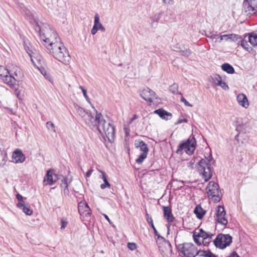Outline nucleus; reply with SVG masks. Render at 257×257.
Masks as SVG:
<instances>
[{
	"label": "nucleus",
	"instance_id": "nucleus-1",
	"mask_svg": "<svg viewBox=\"0 0 257 257\" xmlns=\"http://www.w3.org/2000/svg\"><path fill=\"white\" fill-rule=\"evenodd\" d=\"M74 108L78 114L83 118L87 124L93 131L98 132L102 137H106L109 142H112L114 137V127L109 122L106 123L101 113L92 107L96 112L95 117L77 104H74Z\"/></svg>",
	"mask_w": 257,
	"mask_h": 257
},
{
	"label": "nucleus",
	"instance_id": "nucleus-2",
	"mask_svg": "<svg viewBox=\"0 0 257 257\" xmlns=\"http://www.w3.org/2000/svg\"><path fill=\"white\" fill-rule=\"evenodd\" d=\"M35 30L39 32L41 38L43 41L42 43L49 52L52 50L53 44H56L60 40L57 33L51 29L47 24H43L40 26L37 23Z\"/></svg>",
	"mask_w": 257,
	"mask_h": 257
},
{
	"label": "nucleus",
	"instance_id": "nucleus-3",
	"mask_svg": "<svg viewBox=\"0 0 257 257\" xmlns=\"http://www.w3.org/2000/svg\"><path fill=\"white\" fill-rule=\"evenodd\" d=\"M53 45H54L50 53L59 61L65 65L68 64L71 57L63 44L59 40L56 44Z\"/></svg>",
	"mask_w": 257,
	"mask_h": 257
},
{
	"label": "nucleus",
	"instance_id": "nucleus-4",
	"mask_svg": "<svg viewBox=\"0 0 257 257\" xmlns=\"http://www.w3.org/2000/svg\"><path fill=\"white\" fill-rule=\"evenodd\" d=\"M179 254L183 257H195L199 256V250L192 243H184L177 246Z\"/></svg>",
	"mask_w": 257,
	"mask_h": 257
},
{
	"label": "nucleus",
	"instance_id": "nucleus-5",
	"mask_svg": "<svg viewBox=\"0 0 257 257\" xmlns=\"http://www.w3.org/2000/svg\"><path fill=\"white\" fill-rule=\"evenodd\" d=\"M156 242L159 251L163 257H171L172 253V245L170 242L164 237L159 235L156 238Z\"/></svg>",
	"mask_w": 257,
	"mask_h": 257
},
{
	"label": "nucleus",
	"instance_id": "nucleus-6",
	"mask_svg": "<svg viewBox=\"0 0 257 257\" xmlns=\"http://www.w3.org/2000/svg\"><path fill=\"white\" fill-rule=\"evenodd\" d=\"M196 140L194 137H190L186 141H183L178 146L176 151L178 154H182L184 150L188 155H191L194 153L196 148Z\"/></svg>",
	"mask_w": 257,
	"mask_h": 257
},
{
	"label": "nucleus",
	"instance_id": "nucleus-7",
	"mask_svg": "<svg viewBox=\"0 0 257 257\" xmlns=\"http://www.w3.org/2000/svg\"><path fill=\"white\" fill-rule=\"evenodd\" d=\"M206 193L209 197H210L215 202L220 201V190L217 183L214 181H210L208 184L206 188Z\"/></svg>",
	"mask_w": 257,
	"mask_h": 257
},
{
	"label": "nucleus",
	"instance_id": "nucleus-8",
	"mask_svg": "<svg viewBox=\"0 0 257 257\" xmlns=\"http://www.w3.org/2000/svg\"><path fill=\"white\" fill-rule=\"evenodd\" d=\"M232 241V237L229 234H218L213 240L214 245L220 249H224L230 245Z\"/></svg>",
	"mask_w": 257,
	"mask_h": 257
},
{
	"label": "nucleus",
	"instance_id": "nucleus-9",
	"mask_svg": "<svg viewBox=\"0 0 257 257\" xmlns=\"http://www.w3.org/2000/svg\"><path fill=\"white\" fill-rule=\"evenodd\" d=\"M197 169L199 172L202 174L205 181H207L211 178L212 172L210 164L207 163L206 160L201 159L198 163Z\"/></svg>",
	"mask_w": 257,
	"mask_h": 257
},
{
	"label": "nucleus",
	"instance_id": "nucleus-10",
	"mask_svg": "<svg viewBox=\"0 0 257 257\" xmlns=\"http://www.w3.org/2000/svg\"><path fill=\"white\" fill-rule=\"evenodd\" d=\"M0 79L10 87H14L16 84V79L9 75V70L3 66H0Z\"/></svg>",
	"mask_w": 257,
	"mask_h": 257
},
{
	"label": "nucleus",
	"instance_id": "nucleus-11",
	"mask_svg": "<svg viewBox=\"0 0 257 257\" xmlns=\"http://www.w3.org/2000/svg\"><path fill=\"white\" fill-rule=\"evenodd\" d=\"M226 212L222 206H218L216 210V220L223 225L226 226L228 223V220L226 218Z\"/></svg>",
	"mask_w": 257,
	"mask_h": 257
},
{
	"label": "nucleus",
	"instance_id": "nucleus-12",
	"mask_svg": "<svg viewBox=\"0 0 257 257\" xmlns=\"http://www.w3.org/2000/svg\"><path fill=\"white\" fill-rule=\"evenodd\" d=\"M9 75H12L16 80L14 86L10 87L17 89V87L19 85L18 82L23 77L21 69L17 66H14L12 69L9 70Z\"/></svg>",
	"mask_w": 257,
	"mask_h": 257
},
{
	"label": "nucleus",
	"instance_id": "nucleus-13",
	"mask_svg": "<svg viewBox=\"0 0 257 257\" xmlns=\"http://www.w3.org/2000/svg\"><path fill=\"white\" fill-rule=\"evenodd\" d=\"M140 95L144 100L150 103L152 102L153 99L156 98L155 92L149 88L144 89L141 92Z\"/></svg>",
	"mask_w": 257,
	"mask_h": 257
},
{
	"label": "nucleus",
	"instance_id": "nucleus-14",
	"mask_svg": "<svg viewBox=\"0 0 257 257\" xmlns=\"http://www.w3.org/2000/svg\"><path fill=\"white\" fill-rule=\"evenodd\" d=\"M78 209L81 215H89L90 214V209L86 202L81 201L78 203Z\"/></svg>",
	"mask_w": 257,
	"mask_h": 257
},
{
	"label": "nucleus",
	"instance_id": "nucleus-15",
	"mask_svg": "<svg viewBox=\"0 0 257 257\" xmlns=\"http://www.w3.org/2000/svg\"><path fill=\"white\" fill-rule=\"evenodd\" d=\"M12 158L15 163H22L25 160V156L19 149L16 150L13 153Z\"/></svg>",
	"mask_w": 257,
	"mask_h": 257
},
{
	"label": "nucleus",
	"instance_id": "nucleus-16",
	"mask_svg": "<svg viewBox=\"0 0 257 257\" xmlns=\"http://www.w3.org/2000/svg\"><path fill=\"white\" fill-rule=\"evenodd\" d=\"M57 179V176L56 174H53L52 171L48 170L44 178V181L46 182V184L52 185Z\"/></svg>",
	"mask_w": 257,
	"mask_h": 257
},
{
	"label": "nucleus",
	"instance_id": "nucleus-17",
	"mask_svg": "<svg viewBox=\"0 0 257 257\" xmlns=\"http://www.w3.org/2000/svg\"><path fill=\"white\" fill-rule=\"evenodd\" d=\"M198 236L201 237L202 238V241L204 243V245L208 243L210 241H211V239L212 236L213 235V234L204 231L202 229H199V232L197 234Z\"/></svg>",
	"mask_w": 257,
	"mask_h": 257
},
{
	"label": "nucleus",
	"instance_id": "nucleus-18",
	"mask_svg": "<svg viewBox=\"0 0 257 257\" xmlns=\"http://www.w3.org/2000/svg\"><path fill=\"white\" fill-rule=\"evenodd\" d=\"M163 209L164 217L166 219L168 223H172L175 220L173 213L172 212V209L170 207L168 206H162Z\"/></svg>",
	"mask_w": 257,
	"mask_h": 257
},
{
	"label": "nucleus",
	"instance_id": "nucleus-19",
	"mask_svg": "<svg viewBox=\"0 0 257 257\" xmlns=\"http://www.w3.org/2000/svg\"><path fill=\"white\" fill-rule=\"evenodd\" d=\"M172 50L174 51L180 53L182 56L186 57H188L192 54V51L190 49L188 48L183 50L179 44L173 46Z\"/></svg>",
	"mask_w": 257,
	"mask_h": 257
},
{
	"label": "nucleus",
	"instance_id": "nucleus-20",
	"mask_svg": "<svg viewBox=\"0 0 257 257\" xmlns=\"http://www.w3.org/2000/svg\"><path fill=\"white\" fill-rule=\"evenodd\" d=\"M154 113L157 114L161 118L165 120L171 119L172 116L171 113L167 112L163 108H160L154 111Z\"/></svg>",
	"mask_w": 257,
	"mask_h": 257
},
{
	"label": "nucleus",
	"instance_id": "nucleus-21",
	"mask_svg": "<svg viewBox=\"0 0 257 257\" xmlns=\"http://www.w3.org/2000/svg\"><path fill=\"white\" fill-rule=\"evenodd\" d=\"M236 99L239 104L242 106V107L244 108H247L248 106L249 103L248 102L247 98L246 95H244V94H239L237 95Z\"/></svg>",
	"mask_w": 257,
	"mask_h": 257
},
{
	"label": "nucleus",
	"instance_id": "nucleus-22",
	"mask_svg": "<svg viewBox=\"0 0 257 257\" xmlns=\"http://www.w3.org/2000/svg\"><path fill=\"white\" fill-rule=\"evenodd\" d=\"M21 11L22 13L25 16V17L30 20V22H32V21H34V22L36 23V25L38 22H36L34 16L32 12H31L29 10L27 9L26 8H21ZM37 26H36V27Z\"/></svg>",
	"mask_w": 257,
	"mask_h": 257
},
{
	"label": "nucleus",
	"instance_id": "nucleus-23",
	"mask_svg": "<svg viewBox=\"0 0 257 257\" xmlns=\"http://www.w3.org/2000/svg\"><path fill=\"white\" fill-rule=\"evenodd\" d=\"M243 6L245 12H248L249 14H256V9L253 7L251 4H250L248 0H244Z\"/></svg>",
	"mask_w": 257,
	"mask_h": 257
},
{
	"label": "nucleus",
	"instance_id": "nucleus-24",
	"mask_svg": "<svg viewBox=\"0 0 257 257\" xmlns=\"http://www.w3.org/2000/svg\"><path fill=\"white\" fill-rule=\"evenodd\" d=\"M17 207L22 209L23 211L28 215H31L33 213V211L30 209V206L28 204H25L22 202H19L17 204Z\"/></svg>",
	"mask_w": 257,
	"mask_h": 257
},
{
	"label": "nucleus",
	"instance_id": "nucleus-25",
	"mask_svg": "<svg viewBox=\"0 0 257 257\" xmlns=\"http://www.w3.org/2000/svg\"><path fill=\"white\" fill-rule=\"evenodd\" d=\"M94 25L96 26L98 30H100L102 32L105 31V28L100 23L99 17L97 13L95 14L94 16Z\"/></svg>",
	"mask_w": 257,
	"mask_h": 257
},
{
	"label": "nucleus",
	"instance_id": "nucleus-26",
	"mask_svg": "<svg viewBox=\"0 0 257 257\" xmlns=\"http://www.w3.org/2000/svg\"><path fill=\"white\" fill-rule=\"evenodd\" d=\"M206 211L203 209L200 205H198L194 209V213L198 219H201L204 215Z\"/></svg>",
	"mask_w": 257,
	"mask_h": 257
},
{
	"label": "nucleus",
	"instance_id": "nucleus-27",
	"mask_svg": "<svg viewBox=\"0 0 257 257\" xmlns=\"http://www.w3.org/2000/svg\"><path fill=\"white\" fill-rule=\"evenodd\" d=\"M7 153L5 151L4 149H0V166L5 165L7 162Z\"/></svg>",
	"mask_w": 257,
	"mask_h": 257
},
{
	"label": "nucleus",
	"instance_id": "nucleus-28",
	"mask_svg": "<svg viewBox=\"0 0 257 257\" xmlns=\"http://www.w3.org/2000/svg\"><path fill=\"white\" fill-rule=\"evenodd\" d=\"M221 69L222 70L229 74H233L234 72L233 67L228 63H224L222 64L221 66Z\"/></svg>",
	"mask_w": 257,
	"mask_h": 257
},
{
	"label": "nucleus",
	"instance_id": "nucleus-29",
	"mask_svg": "<svg viewBox=\"0 0 257 257\" xmlns=\"http://www.w3.org/2000/svg\"><path fill=\"white\" fill-rule=\"evenodd\" d=\"M240 46L245 50L249 53H253L254 51L250 47L247 42L244 39H242L240 41Z\"/></svg>",
	"mask_w": 257,
	"mask_h": 257
},
{
	"label": "nucleus",
	"instance_id": "nucleus-30",
	"mask_svg": "<svg viewBox=\"0 0 257 257\" xmlns=\"http://www.w3.org/2000/svg\"><path fill=\"white\" fill-rule=\"evenodd\" d=\"M199 256L202 257H217L216 255L213 254L210 250H199Z\"/></svg>",
	"mask_w": 257,
	"mask_h": 257
},
{
	"label": "nucleus",
	"instance_id": "nucleus-31",
	"mask_svg": "<svg viewBox=\"0 0 257 257\" xmlns=\"http://www.w3.org/2000/svg\"><path fill=\"white\" fill-rule=\"evenodd\" d=\"M205 35L207 37L214 41L215 43H217L219 36L217 34V32H209L206 33Z\"/></svg>",
	"mask_w": 257,
	"mask_h": 257
},
{
	"label": "nucleus",
	"instance_id": "nucleus-32",
	"mask_svg": "<svg viewBox=\"0 0 257 257\" xmlns=\"http://www.w3.org/2000/svg\"><path fill=\"white\" fill-rule=\"evenodd\" d=\"M101 173H102V179L104 181V183L101 184L100 185L101 189H104L106 187H109L110 186V185L107 180L105 173L103 171H101Z\"/></svg>",
	"mask_w": 257,
	"mask_h": 257
},
{
	"label": "nucleus",
	"instance_id": "nucleus-33",
	"mask_svg": "<svg viewBox=\"0 0 257 257\" xmlns=\"http://www.w3.org/2000/svg\"><path fill=\"white\" fill-rule=\"evenodd\" d=\"M248 41L253 46H257V35L255 34H250L248 36Z\"/></svg>",
	"mask_w": 257,
	"mask_h": 257
},
{
	"label": "nucleus",
	"instance_id": "nucleus-34",
	"mask_svg": "<svg viewBox=\"0 0 257 257\" xmlns=\"http://www.w3.org/2000/svg\"><path fill=\"white\" fill-rule=\"evenodd\" d=\"M211 79L212 80V82L217 86L219 85V84H220L221 82H222V79L221 77L218 74H215L212 76L211 77Z\"/></svg>",
	"mask_w": 257,
	"mask_h": 257
},
{
	"label": "nucleus",
	"instance_id": "nucleus-35",
	"mask_svg": "<svg viewBox=\"0 0 257 257\" xmlns=\"http://www.w3.org/2000/svg\"><path fill=\"white\" fill-rule=\"evenodd\" d=\"M178 86L177 84L174 83L170 87V91L173 94L178 93L182 95V93L178 91Z\"/></svg>",
	"mask_w": 257,
	"mask_h": 257
},
{
	"label": "nucleus",
	"instance_id": "nucleus-36",
	"mask_svg": "<svg viewBox=\"0 0 257 257\" xmlns=\"http://www.w3.org/2000/svg\"><path fill=\"white\" fill-rule=\"evenodd\" d=\"M147 154L142 153L136 159V163H137L139 164H141L144 161V160L147 158Z\"/></svg>",
	"mask_w": 257,
	"mask_h": 257
},
{
	"label": "nucleus",
	"instance_id": "nucleus-37",
	"mask_svg": "<svg viewBox=\"0 0 257 257\" xmlns=\"http://www.w3.org/2000/svg\"><path fill=\"white\" fill-rule=\"evenodd\" d=\"M140 150L142 152V153L148 154L149 152V148L147 146V145L144 142L142 144L141 146L139 148Z\"/></svg>",
	"mask_w": 257,
	"mask_h": 257
},
{
	"label": "nucleus",
	"instance_id": "nucleus-38",
	"mask_svg": "<svg viewBox=\"0 0 257 257\" xmlns=\"http://www.w3.org/2000/svg\"><path fill=\"white\" fill-rule=\"evenodd\" d=\"M61 181V182L60 183V187L62 188L65 187L66 185H68V184L70 182V181H69V182L68 183V178L64 176H62Z\"/></svg>",
	"mask_w": 257,
	"mask_h": 257
},
{
	"label": "nucleus",
	"instance_id": "nucleus-39",
	"mask_svg": "<svg viewBox=\"0 0 257 257\" xmlns=\"http://www.w3.org/2000/svg\"><path fill=\"white\" fill-rule=\"evenodd\" d=\"M227 35L228 36V38H229V40L233 41H236L238 39L240 38V37L239 35L234 34H227Z\"/></svg>",
	"mask_w": 257,
	"mask_h": 257
},
{
	"label": "nucleus",
	"instance_id": "nucleus-40",
	"mask_svg": "<svg viewBox=\"0 0 257 257\" xmlns=\"http://www.w3.org/2000/svg\"><path fill=\"white\" fill-rule=\"evenodd\" d=\"M149 221H150V222H148V223L151 225V227L153 229L155 235L157 237H158V236L160 235L159 234L158 231L157 230L156 227H155L154 223H153V220H151L150 219Z\"/></svg>",
	"mask_w": 257,
	"mask_h": 257
},
{
	"label": "nucleus",
	"instance_id": "nucleus-41",
	"mask_svg": "<svg viewBox=\"0 0 257 257\" xmlns=\"http://www.w3.org/2000/svg\"><path fill=\"white\" fill-rule=\"evenodd\" d=\"M42 74L43 76L47 79L49 81L52 82L53 81V79L51 75L46 72L44 70L43 71H41Z\"/></svg>",
	"mask_w": 257,
	"mask_h": 257
},
{
	"label": "nucleus",
	"instance_id": "nucleus-42",
	"mask_svg": "<svg viewBox=\"0 0 257 257\" xmlns=\"http://www.w3.org/2000/svg\"><path fill=\"white\" fill-rule=\"evenodd\" d=\"M46 126L48 130H51L53 131V132H56L55 130L54 124L51 121H48L46 123Z\"/></svg>",
	"mask_w": 257,
	"mask_h": 257
},
{
	"label": "nucleus",
	"instance_id": "nucleus-43",
	"mask_svg": "<svg viewBox=\"0 0 257 257\" xmlns=\"http://www.w3.org/2000/svg\"><path fill=\"white\" fill-rule=\"evenodd\" d=\"M80 89H81L84 97L86 98L87 101L90 103L88 96L87 95V91L82 86H79Z\"/></svg>",
	"mask_w": 257,
	"mask_h": 257
},
{
	"label": "nucleus",
	"instance_id": "nucleus-44",
	"mask_svg": "<svg viewBox=\"0 0 257 257\" xmlns=\"http://www.w3.org/2000/svg\"><path fill=\"white\" fill-rule=\"evenodd\" d=\"M127 247L131 250H134L137 248V245L134 242H128Z\"/></svg>",
	"mask_w": 257,
	"mask_h": 257
},
{
	"label": "nucleus",
	"instance_id": "nucleus-45",
	"mask_svg": "<svg viewBox=\"0 0 257 257\" xmlns=\"http://www.w3.org/2000/svg\"><path fill=\"white\" fill-rule=\"evenodd\" d=\"M161 15H162L161 13L156 14V15H154V17H152V21L154 22H158L159 21V20H160Z\"/></svg>",
	"mask_w": 257,
	"mask_h": 257
},
{
	"label": "nucleus",
	"instance_id": "nucleus-46",
	"mask_svg": "<svg viewBox=\"0 0 257 257\" xmlns=\"http://www.w3.org/2000/svg\"><path fill=\"white\" fill-rule=\"evenodd\" d=\"M181 96L182 97L180 99L181 101L184 102L186 106L192 107V105L186 100V99L183 96V95Z\"/></svg>",
	"mask_w": 257,
	"mask_h": 257
},
{
	"label": "nucleus",
	"instance_id": "nucleus-47",
	"mask_svg": "<svg viewBox=\"0 0 257 257\" xmlns=\"http://www.w3.org/2000/svg\"><path fill=\"white\" fill-rule=\"evenodd\" d=\"M199 237H200L198 236L197 234L194 233V234H193L194 240L198 245H200L201 244V241H202L199 240Z\"/></svg>",
	"mask_w": 257,
	"mask_h": 257
},
{
	"label": "nucleus",
	"instance_id": "nucleus-48",
	"mask_svg": "<svg viewBox=\"0 0 257 257\" xmlns=\"http://www.w3.org/2000/svg\"><path fill=\"white\" fill-rule=\"evenodd\" d=\"M61 226L60 227L61 229H64L66 227L67 225L68 224V221L63 219H62L61 220Z\"/></svg>",
	"mask_w": 257,
	"mask_h": 257
},
{
	"label": "nucleus",
	"instance_id": "nucleus-49",
	"mask_svg": "<svg viewBox=\"0 0 257 257\" xmlns=\"http://www.w3.org/2000/svg\"><path fill=\"white\" fill-rule=\"evenodd\" d=\"M219 86H220L224 90H227L229 89L228 85L224 82L222 81Z\"/></svg>",
	"mask_w": 257,
	"mask_h": 257
},
{
	"label": "nucleus",
	"instance_id": "nucleus-50",
	"mask_svg": "<svg viewBox=\"0 0 257 257\" xmlns=\"http://www.w3.org/2000/svg\"><path fill=\"white\" fill-rule=\"evenodd\" d=\"M144 143V142L143 141H140V140L136 141L135 143V146L136 148H139L140 147V146H141L142 144Z\"/></svg>",
	"mask_w": 257,
	"mask_h": 257
},
{
	"label": "nucleus",
	"instance_id": "nucleus-51",
	"mask_svg": "<svg viewBox=\"0 0 257 257\" xmlns=\"http://www.w3.org/2000/svg\"><path fill=\"white\" fill-rule=\"evenodd\" d=\"M16 198L19 201V202L24 203V202L23 201V197L21 194L18 193L16 195Z\"/></svg>",
	"mask_w": 257,
	"mask_h": 257
},
{
	"label": "nucleus",
	"instance_id": "nucleus-52",
	"mask_svg": "<svg viewBox=\"0 0 257 257\" xmlns=\"http://www.w3.org/2000/svg\"><path fill=\"white\" fill-rule=\"evenodd\" d=\"M63 193L64 195H68L69 193V191L68 189V185H66L65 187H63Z\"/></svg>",
	"mask_w": 257,
	"mask_h": 257
},
{
	"label": "nucleus",
	"instance_id": "nucleus-53",
	"mask_svg": "<svg viewBox=\"0 0 257 257\" xmlns=\"http://www.w3.org/2000/svg\"><path fill=\"white\" fill-rule=\"evenodd\" d=\"M188 119L186 118L184 119H180L176 122H175V124H179L183 122H187Z\"/></svg>",
	"mask_w": 257,
	"mask_h": 257
},
{
	"label": "nucleus",
	"instance_id": "nucleus-54",
	"mask_svg": "<svg viewBox=\"0 0 257 257\" xmlns=\"http://www.w3.org/2000/svg\"><path fill=\"white\" fill-rule=\"evenodd\" d=\"M97 31H98V30L97 29V28L96 27V26L93 25V28L91 30V34L92 35H95L97 33Z\"/></svg>",
	"mask_w": 257,
	"mask_h": 257
},
{
	"label": "nucleus",
	"instance_id": "nucleus-55",
	"mask_svg": "<svg viewBox=\"0 0 257 257\" xmlns=\"http://www.w3.org/2000/svg\"><path fill=\"white\" fill-rule=\"evenodd\" d=\"M93 171V170L92 169H90V170H89L86 173V177H89L91 176V174L92 173Z\"/></svg>",
	"mask_w": 257,
	"mask_h": 257
},
{
	"label": "nucleus",
	"instance_id": "nucleus-56",
	"mask_svg": "<svg viewBox=\"0 0 257 257\" xmlns=\"http://www.w3.org/2000/svg\"><path fill=\"white\" fill-rule=\"evenodd\" d=\"M250 4L254 7L255 8L257 9V0H253L252 2H250Z\"/></svg>",
	"mask_w": 257,
	"mask_h": 257
},
{
	"label": "nucleus",
	"instance_id": "nucleus-57",
	"mask_svg": "<svg viewBox=\"0 0 257 257\" xmlns=\"http://www.w3.org/2000/svg\"><path fill=\"white\" fill-rule=\"evenodd\" d=\"M194 162H193L192 161H190L188 163V165H187V166L191 169H192L193 168V166H194Z\"/></svg>",
	"mask_w": 257,
	"mask_h": 257
},
{
	"label": "nucleus",
	"instance_id": "nucleus-58",
	"mask_svg": "<svg viewBox=\"0 0 257 257\" xmlns=\"http://www.w3.org/2000/svg\"><path fill=\"white\" fill-rule=\"evenodd\" d=\"M138 118V116L137 114H134L133 118H132L130 119L129 123H131L134 120L137 119Z\"/></svg>",
	"mask_w": 257,
	"mask_h": 257
},
{
	"label": "nucleus",
	"instance_id": "nucleus-59",
	"mask_svg": "<svg viewBox=\"0 0 257 257\" xmlns=\"http://www.w3.org/2000/svg\"><path fill=\"white\" fill-rule=\"evenodd\" d=\"M223 37H228V36H227V34L220 36V37H219V39H218L217 42L220 43V42H221L224 39Z\"/></svg>",
	"mask_w": 257,
	"mask_h": 257
},
{
	"label": "nucleus",
	"instance_id": "nucleus-60",
	"mask_svg": "<svg viewBox=\"0 0 257 257\" xmlns=\"http://www.w3.org/2000/svg\"><path fill=\"white\" fill-rule=\"evenodd\" d=\"M228 257H239L237 253L234 251Z\"/></svg>",
	"mask_w": 257,
	"mask_h": 257
},
{
	"label": "nucleus",
	"instance_id": "nucleus-61",
	"mask_svg": "<svg viewBox=\"0 0 257 257\" xmlns=\"http://www.w3.org/2000/svg\"><path fill=\"white\" fill-rule=\"evenodd\" d=\"M146 220H147V221L148 222V223L150 222V221H149L150 219L151 220H153L152 217L149 215L148 213H146Z\"/></svg>",
	"mask_w": 257,
	"mask_h": 257
},
{
	"label": "nucleus",
	"instance_id": "nucleus-62",
	"mask_svg": "<svg viewBox=\"0 0 257 257\" xmlns=\"http://www.w3.org/2000/svg\"><path fill=\"white\" fill-rule=\"evenodd\" d=\"M31 61L33 63V64H34V65L35 66H36L38 68H39V66L36 65V62L34 61V59L31 56Z\"/></svg>",
	"mask_w": 257,
	"mask_h": 257
},
{
	"label": "nucleus",
	"instance_id": "nucleus-63",
	"mask_svg": "<svg viewBox=\"0 0 257 257\" xmlns=\"http://www.w3.org/2000/svg\"><path fill=\"white\" fill-rule=\"evenodd\" d=\"M103 216H104V218H105V219H106L108 221H109H109H110V219H109V218L108 216L107 215L105 214H103Z\"/></svg>",
	"mask_w": 257,
	"mask_h": 257
},
{
	"label": "nucleus",
	"instance_id": "nucleus-64",
	"mask_svg": "<svg viewBox=\"0 0 257 257\" xmlns=\"http://www.w3.org/2000/svg\"><path fill=\"white\" fill-rule=\"evenodd\" d=\"M172 0H163V2L165 4H169Z\"/></svg>",
	"mask_w": 257,
	"mask_h": 257
}]
</instances>
